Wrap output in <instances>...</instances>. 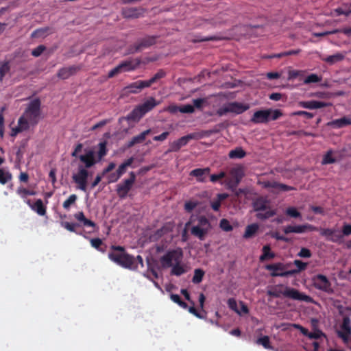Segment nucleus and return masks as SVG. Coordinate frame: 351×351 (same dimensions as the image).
<instances>
[{
    "label": "nucleus",
    "mask_w": 351,
    "mask_h": 351,
    "mask_svg": "<svg viewBox=\"0 0 351 351\" xmlns=\"http://www.w3.org/2000/svg\"><path fill=\"white\" fill-rule=\"evenodd\" d=\"M341 329V330L337 331V335L344 343H348L351 335V320L349 317L343 318Z\"/></svg>",
    "instance_id": "f8f14e48"
},
{
    "label": "nucleus",
    "mask_w": 351,
    "mask_h": 351,
    "mask_svg": "<svg viewBox=\"0 0 351 351\" xmlns=\"http://www.w3.org/2000/svg\"><path fill=\"white\" fill-rule=\"evenodd\" d=\"M157 36H147L138 39L134 45L128 47V53H135L154 45L156 42Z\"/></svg>",
    "instance_id": "0eeeda50"
},
{
    "label": "nucleus",
    "mask_w": 351,
    "mask_h": 351,
    "mask_svg": "<svg viewBox=\"0 0 351 351\" xmlns=\"http://www.w3.org/2000/svg\"><path fill=\"white\" fill-rule=\"evenodd\" d=\"M121 66H120V64L117 65L116 67H114V69H112L109 73H108V77L111 78V77H114L115 75H117V74L119 73H121L123 72V70L121 67Z\"/></svg>",
    "instance_id": "69168bd1"
},
{
    "label": "nucleus",
    "mask_w": 351,
    "mask_h": 351,
    "mask_svg": "<svg viewBox=\"0 0 351 351\" xmlns=\"http://www.w3.org/2000/svg\"><path fill=\"white\" fill-rule=\"evenodd\" d=\"M205 274V272L203 269H195V271H194V275H193V277L192 278V282L194 283V284H199L200 283L202 280H203V277Z\"/></svg>",
    "instance_id": "c9c22d12"
},
{
    "label": "nucleus",
    "mask_w": 351,
    "mask_h": 351,
    "mask_svg": "<svg viewBox=\"0 0 351 351\" xmlns=\"http://www.w3.org/2000/svg\"><path fill=\"white\" fill-rule=\"evenodd\" d=\"M282 116V112L280 110L276 109L272 110L271 109V114L270 115V120L276 121L280 117Z\"/></svg>",
    "instance_id": "680f3d73"
},
{
    "label": "nucleus",
    "mask_w": 351,
    "mask_h": 351,
    "mask_svg": "<svg viewBox=\"0 0 351 351\" xmlns=\"http://www.w3.org/2000/svg\"><path fill=\"white\" fill-rule=\"evenodd\" d=\"M275 189L281 191H289L293 190V187L276 182Z\"/></svg>",
    "instance_id": "bf43d9fd"
},
{
    "label": "nucleus",
    "mask_w": 351,
    "mask_h": 351,
    "mask_svg": "<svg viewBox=\"0 0 351 351\" xmlns=\"http://www.w3.org/2000/svg\"><path fill=\"white\" fill-rule=\"evenodd\" d=\"M259 229V225L254 223L246 226L245 232L243 235L244 239H250L255 236Z\"/></svg>",
    "instance_id": "cd10ccee"
},
{
    "label": "nucleus",
    "mask_w": 351,
    "mask_h": 351,
    "mask_svg": "<svg viewBox=\"0 0 351 351\" xmlns=\"http://www.w3.org/2000/svg\"><path fill=\"white\" fill-rule=\"evenodd\" d=\"M195 138H196V134L195 133H191L186 136H184L178 138V140L170 143L168 152H177L182 147L186 145L190 140L194 139Z\"/></svg>",
    "instance_id": "9d476101"
},
{
    "label": "nucleus",
    "mask_w": 351,
    "mask_h": 351,
    "mask_svg": "<svg viewBox=\"0 0 351 351\" xmlns=\"http://www.w3.org/2000/svg\"><path fill=\"white\" fill-rule=\"evenodd\" d=\"M122 14L124 18L136 19L141 14V10L136 8H125L122 10Z\"/></svg>",
    "instance_id": "5701e85b"
},
{
    "label": "nucleus",
    "mask_w": 351,
    "mask_h": 351,
    "mask_svg": "<svg viewBox=\"0 0 351 351\" xmlns=\"http://www.w3.org/2000/svg\"><path fill=\"white\" fill-rule=\"evenodd\" d=\"M210 169L208 167L204 169H195L190 172V176L195 177L197 180L200 182L205 181V175L209 173Z\"/></svg>",
    "instance_id": "393cba45"
},
{
    "label": "nucleus",
    "mask_w": 351,
    "mask_h": 351,
    "mask_svg": "<svg viewBox=\"0 0 351 351\" xmlns=\"http://www.w3.org/2000/svg\"><path fill=\"white\" fill-rule=\"evenodd\" d=\"M267 294L273 298H280L282 295L285 298L294 300L304 301L309 303L313 302V299L311 296L301 293L294 288L284 286L282 284L277 285L271 289L268 290Z\"/></svg>",
    "instance_id": "7ed1b4c3"
},
{
    "label": "nucleus",
    "mask_w": 351,
    "mask_h": 351,
    "mask_svg": "<svg viewBox=\"0 0 351 351\" xmlns=\"http://www.w3.org/2000/svg\"><path fill=\"white\" fill-rule=\"evenodd\" d=\"M321 337H326L325 334L320 330H315L314 332H309L308 338L311 339H317Z\"/></svg>",
    "instance_id": "5fc2aeb1"
},
{
    "label": "nucleus",
    "mask_w": 351,
    "mask_h": 351,
    "mask_svg": "<svg viewBox=\"0 0 351 351\" xmlns=\"http://www.w3.org/2000/svg\"><path fill=\"white\" fill-rule=\"evenodd\" d=\"M121 66H120V64L117 65L116 67H114V69H112L109 73H108V77L111 78V77H114L115 75H117V74L119 73H121L123 72V70L121 67Z\"/></svg>",
    "instance_id": "338daca9"
},
{
    "label": "nucleus",
    "mask_w": 351,
    "mask_h": 351,
    "mask_svg": "<svg viewBox=\"0 0 351 351\" xmlns=\"http://www.w3.org/2000/svg\"><path fill=\"white\" fill-rule=\"evenodd\" d=\"M141 63V60L138 58L131 59L128 60L123 61L121 62L119 64L121 66V69L123 72L125 71H131L136 69Z\"/></svg>",
    "instance_id": "aec40b11"
},
{
    "label": "nucleus",
    "mask_w": 351,
    "mask_h": 351,
    "mask_svg": "<svg viewBox=\"0 0 351 351\" xmlns=\"http://www.w3.org/2000/svg\"><path fill=\"white\" fill-rule=\"evenodd\" d=\"M345 56L341 53H337L335 54L327 56L322 60L329 64H334L336 62H340L344 59Z\"/></svg>",
    "instance_id": "7c9ffc66"
},
{
    "label": "nucleus",
    "mask_w": 351,
    "mask_h": 351,
    "mask_svg": "<svg viewBox=\"0 0 351 351\" xmlns=\"http://www.w3.org/2000/svg\"><path fill=\"white\" fill-rule=\"evenodd\" d=\"M90 244L93 247L97 249V250L104 252V250L101 248V245L103 244L102 240L99 238H95L90 239Z\"/></svg>",
    "instance_id": "8fccbe9b"
},
{
    "label": "nucleus",
    "mask_w": 351,
    "mask_h": 351,
    "mask_svg": "<svg viewBox=\"0 0 351 351\" xmlns=\"http://www.w3.org/2000/svg\"><path fill=\"white\" fill-rule=\"evenodd\" d=\"M292 115L293 116H304V117H306L308 119H311L314 117L313 113H311V112H308L306 111H302V110L295 111L292 113Z\"/></svg>",
    "instance_id": "4d7b16f0"
},
{
    "label": "nucleus",
    "mask_w": 351,
    "mask_h": 351,
    "mask_svg": "<svg viewBox=\"0 0 351 351\" xmlns=\"http://www.w3.org/2000/svg\"><path fill=\"white\" fill-rule=\"evenodd\" d=\"M12 175L9 170L0 168V184L4 185L12 180Z\"/></svg>",
    "instance_id": "2f4dec72"
},
{
    "label": "nucleus",
    "mask_w": 351,
    "mask_h": 351,
    "mask_svg": "<svg viewBox=\"0 0 351 351\" xmlns=\"http://www.w3.org/2000/svg\"><path fill=\"white\" fill-rule=\"evenodd\" d=\"M48 30L49 27L37 29L34 32H33V33L32 34V36L34 38L45 36Z\"/></svg>",
    "instance_id": "864d4df0"
},
{
    "label": "nucleus",
    "mask_w": 351,
    "mask_h": 351,
    "mask_svg": "<svg viewBox=\"0 0 351 351\" xmlns=\"http://www.w3.org/2000/svg\"><path fill=\"white\" fill-rule=\"evenodd\" d=\"M169 228L167 226H163L160 228L156 230L153 234H152L149 237V239L152 241H156L163 235L169 232Z\"/></svg>",
    "instance_id": "c756f323"
},
{
    "label": "nucleus",
    "mask_w": 351,
    "mask_h": 351,
    "mask_svg": "<svg viewBox=\"0 0 351 351\" xmlns=\"http://www.w3.org/2000/svg\"><path fill=\"white\" fill-rule=\"evenodd\" d=\"M332 150H329L327 152V153L324 155L322 163L323 165H327V164H332L335 162V159L332 156Z\"/></svg>",
    "instance_id": "de8ad7c7"
},
{
    "label": "nucleus",
    "mask_w": 351,
    "mask_h": 351,
    "mask_svg": "<svg viewBox=\"0 0 351 351\" xmlns=\"http://www.w3.org/2000/svg\"><path fill=\"white\" fill-rule=\"evenodd\" d=\"M108 149L106 147V142H101L99 143V151L97 152V158L99 162L107 154Z\"/></svg>",
    "instance_id": "4c0bfd02"
},
{
    "label": "nucleus",
    "mask_w": 351,
    "mask_h": 351,
    "mask_svg": "<svg viewBox=\"0 0 351 351\" xmlns=\"http://www.w3.org/2000/svg\"><path fill=\"white\" fill-rule=\"evenodd\" d=\"M313 286L319 290L330 292L331 291V283L327 277L323 274H317L312 278Z\"/></svg>",
    "instance_id": "9b49d317"
},
{
    "label": "nucleus",
    "mask_w": 351,
    "mask_h": 351,
    "mask_svg": "<svg viewBox=\"0 0 351 351\" xmlns=\"http://www.w3.org/2000/svg\"><path fill=\"white\" fill-rule=\"evenodd\" d=\"M219 226L223 230H224L226 232L232 231L233 229L232 226L230 223L229 221L226 219H222L220 221Z\"/></svg>",
    "instance_id": "603ef678"
},
{
    "label": "nucleus",
    "mask_w": 351,
    "mask_h": 351,
    "mask_svg": "<svg viewBox=\"0 0 351 351\" xmlns=\"http://www.w3.org/2000/svg\"><path fill=\"white\" fill-rule=\"evenodd\" d=\"M285 213L293 218H298L301 217V213L295 207L287 208Z\"/></svg>",
    "instance_id": "3c124183"
},
{
    "label": "nucleus",
    "mask_w": 351,
    "mask_h": 351,
    "mask_svg": "<svg viewBox=\"0 0 351 351\" xmlns=\"http://www.w3.org/2000/svg\"><path fill=\"white\" fill-rule=\"evenodd\" d=\"M253 208L256 212V217L260 220H265L276 214V210L270 208L269 202L263 197L256 199L252 203Z\"/></svg>",
    "instance_id": "423d86ee"
},
{
    "label": "nucleus",
    "mask_w": 351,
    "mask_h": 351,
    "mask_svg": "<svg viewBox=\"0 0 351 351\" xmlns=\"http://www.w3.org/2000/svg\"><path fill=\"white\" fill-rule=\"evenodd\" d=\"M129 175V178L124 180L121 183L117 185L116 191L121 199H124L128 196L136 181V174L134 171H131Z\"/></svg>",
    "instance_id": "6e6552de"
},
{
    "label": "nucleus",
    "mask_w": 351,
    "mask_h": 351,
    "mask_svg": "<svg viewBox=\"0 0 351 351\" xmlns=\"http://www.w3.org/2000/svg\"><path fill=\"white\" fill-rule=\"evenodd\" d=\"M245 156L246 152L241 147H237L234 149L231 150L228 154V156L230 158H243Z\"/></svg>",
    "instance_id": "72a5a7b5"
},
{
    "label": "nucleus",
    "mask_w": 351,
    "mask_h": 351,
    "mask_svg": "<svg viewBox=\"0 0 351 351\" xmlns=\"http://www.w3.org/2000/svg\"><path fill=\"white\" fill-rule=\"evenodd\" d=\"M74 217L79 222L80 226L92 227L93 228L96 227L95 223L86 218L82 211L76 213L74 215Z\"/></svg>",
    "instance_id": "412c9836"
},
{
    "label": "nucleus",
    "mask_w": 351,
    "mask_h": 351,
    "mask_svg": "<svg viewBox=\"0 0 351 351\" xmlns=\"http://www.w3.org/2000/svg\"><path fill=\"white\" fill-rule=\"evenodd\" d=\"M61 226L70 232H75L77 234H82L81 232H78L76 231V229H75L76 227L80 226V224L77 223H70V222H67V221H62V222H61Z\"/></svg>",
    "instance_id": "58836bf2"
},
{
    "label": "nucleus",
    "mask_w": 351,
    "mask_h": 351,
    "mask_svg": "<svg viewBox=\"0 0 351 351\" xmlns=\"http://www.w3.org/2000/svg\"><path fill=\"white\" fill-rule=\"evenodd\" d=\"M283 265L281 263H274V264H269L265 266V269L268 271H271V274L274 273H279V271L283 270Z\"/></svg>",
    "instance_id": "ea45409f"
},
{
    "label": "nucleus",
    "mask_w": 351,
    "mask_h": 351,
    "mask_svg": "<svg viewBox=\"0 0 351 351\" xmlns=\"http://www.w3.org/2000/svg\"><path fill=\"white\" fill-rule=\"evenodd\" d=\"M316 228L310 224L298 225V226H287L283 231L286 234L290 233H303L307 230L313 231L315 230Z\"/></svg>",
    "instance_id": "f3484780"
},
{
    "label": "nucleus",
    "mask_w": 351,
    "mask_h": 351,
    "mask_svg": "<svg viewBox=\"0 0 351 351\" xmlns=\"http://www.w3.org/2000/svg\"><path fill=\"white\" fill-rule=\"evenodd\" d=\"M121 66H120V64L117 65L116 67H114V69H112L109 73H108V77L111 78V77H114L115 75H117V74L119 73H121L123 72V70L121 67Z\"/></svg>",
    "instance_id": "0e129e2a"
},
{
    "label": "nucleus",
    "mask_w": 351,
    "mask_h": 351,
    "mask_svg": "<svg viewBox=\"0 0 351 351\" xmlns=\"http://www.w3.org/2000/svg\"><path fill=\"white\" fill-rule=\"evenodd\" d=\"M78 158L84 164L83 167L86 169L93 167L99 162V160L95 157V152L92 149L86 151L84 154L80 155Z\"/></svg>",
    "instance_id": "ddd939ff"
},
{
    "label": "nucleus",
    "mask_w": 351,
    "mask_h": 351,
    "mask_svg": "<svg viewBox=\"0 0 351 351\" xmlns=\"http://www.w3.org/2000/svg\"><path fill=\"white\" fill-rule=\"evenodd\" d=\"M144 115L140 108L137 106L127 115L125 119L128 121L138 122Z\"/></svg>",
    "instance_id": "a878e982"
},
{
    "label": "nucleus",
    "mask_w": 351,
    "mask_h": 351,
    "mask_svg": "<svg viewBox=\"0 0 351 351\" xmlns=\"http://www.w3.org/2000/svg\"><path fill=\"white\" fill-rule=\"evenodd\" d=\"M151 132V130L148 129L147 130L143 131L140 134L134 136L131 141H130L127 145V147L128 148L133 147L134 145L138 143H143L145 140L146 136L149 134Z\"/></svg>",
    "instance_id": "b1692460"
},
{
    "label": "nucleus",
    "mask_w": 351,
    "mask_h": 351,
    "mask_svg": "<svg viewBox=\"0 0 351 351\" xmlns=\"http://www.w3.org/2000/svg\"><path fill=\"white\" fill-rule=\"evenodd\" d=\"M228 105L230 108V112L236 114H240L250 108L248 104H243L237 101L228 103Z\"/></svg>",
    "instance_id": "6ab92c4d"
},
{
    "label": "nucleus",
    "mask_w": 351,
    "mask_h": 351,
    "mask_svg": "<svg viewBox=\"0 0 351 351\" xmlns=\"http://www.w3.org/2000/svg\"><path fill=\"white\" fill-rule=\"evenodd\" d=\"M45 50V47L44 45H39L32 50V55L34 57H38L42 54V53Z\"/></svg>",
    "instance_id": "052dcab7"
},
{
    "label": "nucleus",
    "mask_w": 351,
    "mask_h": 351,
    "mask_svg": "<svg viewBox=\"0 0 351 351\" xmlns=\"http://www.w3.org/2000/svg\"><path fill=\"white\" fill-rule=\"evenodd\" d=\"M158 104L159 103L157 102L154 97H151L144 103H143L141 105H138V106L141 110V112H143V114H145L146 113L149 112L152 109H154L157 105H158Z\"/></svg>",
    "instance_id": "4be33fe9"
},
{
    "label": "nucleus",
    "mask_w": 351,
    "mask_h": 351,
    "mask_svg": "<svg viewBox=\"0 0 351 351\" xmlns=\"http://www.w3.org/2000/svg\"><path fill=\"white\" fill-rule=\"evenodd\" d=\"M88 178V171L82 165L78 166L77 173L72 176L73 182L77 185V188L82 191H86L87 189Z\"/></svg>",
    "instance_id": "1a4fd4ad"
},
{
    "label": "nucleus",
    "mask_w": 351,
    "mask_h": 351,
    "mask_svg": "<svg viewBox=\"0 0 351 351\" xmlns=\"http://www.w3.org/2000/svg\"><path fill=\"white\" fill-rule=\"evenodd\" d=\"M182 257V251L180 248H178L168 251L161 256L160 261L163 268L172 267L171 275L180 276L186 272L184 266L180 264Z\"/></svg>",
    "instance_id": "f257e3e1"
},
{
    "label": "nucleus",
    "mask_w": 351,
    "mask_h": 351,
    "mask_svg": "<svg viewBox=\"0 0 351 351\" xmlns=\"http://www.w3.org/2000/svg\"><path fill=\"white\" fill-rule=\"evenodd\" d=\"M256 343L258 345H262L265 349L271 350L273 348L270 345V339L268 336H263L258 338Z\"/></svg>",
    "instance_id": "a19ab883"
},
{
    "label": "nucleus",
    "mask_w": 351,
    "mask_h": 351,
    "mask_svg": "<svg viewBox=\"0 0 351 351\" xmlns=\"http://www.w3.org/2000/svg\"><path fill=\"white\" fill-rule=\"evenodd\" d=\"M271 114V109L260 110L256 111L252 117L251 121L254 123H267L270 120V115Z\"/></svg>",
    "instance_id": "4468645a"
},
{
    "label": "nucleus",
    "mask_w": 351,
    "mask_h": 351,
    "mask_svg": "<svg viewBox=\"0 0 351 351\" xmlns=\"http://www.w3.org/2000/svg\"><path fill=\"white\" fill-rule=\"evenodd\" d=\"M300 52V49L289 50V51H285V52H282V53H275V54L269 56L267 58H282V57H284V56L297 55Z\"/></svg>",
    "instance_id": "e433bc0d"
},
{
    "label": "nucleus",
    "mask_w": 351,
    "mask_h": 351,
    "mask_svg": "<svg viewBox=\"0 0 351 351\" xmlns=\"http://www.w3.org/2000/svg\"><path fill=\"white\" fill-rule=\"evenodd\" d=\"M294 265L297 267V271L300 273L302 271H304L306 269L307 267V263L302 262L300 260H295L293 262Z\"/></svg>",
    "instance_id": "6e6d98bb"
},
{
    "label": "nucleus",
    "mask_w": 351,
    "mask_h": 351,
    "mask_svg": "<svg viewBox=\"0 0 351 351\" xmlns=\"http://www.w3.org/2000/svg\"><path fill=\"white\" fill-rule=\"evenodd\" d=\"M231 180L229 182L230 187L235 188L240 183L244 176V170L242 167H237L231 169L230 171Z\"/></svg>",
    "instance_id": "2eb2a0df"
},
{
    "label": "nucleus",
    "mask_w": 351,
    "mask_h": 351,
    "mask_svg": "<svg viewBox=\"0 0 351 351\" xmlns=\"http://www.w3.org/2000/svg\"><path fill=\"white\" fill-rule=\"evenodd\" d=\"M29 128L27 127L26 123L23 119H19L18 125L15 128H12L10 136L15 137L19 133L23 131L28 130Z\"/></svg>",
    "instance_id": "c85d7f7f"
},
{
    "label": "nucleus",
    "mask_w": 351,
    "mask_h": 351,
    "mask_svg": "<svg viewBox=\"0 0 351 351\" xmlns=\"http://www.w3.org/2000/svg\"><path fill=\"white\" fill-rule=\"evenodd\" d=\"M80 66L72 65L68 67H63L59 69L57 76L62 80H66L71 76L76 74L80 69Z\"/></svg>",
    "instance_id": "a211bd4d"
},
{
    "label": "nucleus",
    "mask_w": 351,
    "mask_h": 351,
    "mask_svg": "<svg viewBox=\"0 0 351 351\" xmlns=\"http://www.w3.org/2000/svg\"><path fill=\"white\" fill-rule=\"evenodd\" d=\"M226 173L224 171H221L218 174H212L210 177V180L212 182H217L219 180L225 178Z\"/></svg>",
    "instance_id": "e2e57ef3"
},
{
    "label": "nucleus",
    "mask_w": 351,
    "mask_h": 351,
    "mask_svg": "<svg viewBox=\"0 0 351 351\" xmlns=\"http://www.w3.org/2000/svg\"><path fill=\"white\" fill-rule=\"evenodd\" d=\"M165 75L166 73L163 70H159L152 78L149 80H146L147 83L149 84V87H150L154 83L156 82L158 80L163 78Z\"/></svg>",
    "instance_id": "79ce46f5"
},
{
    "label": "nucleus",
    "mask_w": 351,
    "mask_h": 351,
    "mask_svg": "<svg viewBox=\"0 0 351 351\" xmlns=\"http://www.w3.org/2000/svg\"><path fill=\"white\" fill-rule=\"evenodd\" d=\"M16 193L23 199H26L27 195H34L36 194L34 191L29 190L24 187H19L16 190Z\"/></svg>",
    "instance_id": "37998d69"
},
{
    "label": "nucleus",
    "mask_w": 351,
    "mask_h": 351,
    "mask_svg": "<svg viewBox=\"0 0 351 351\" xmlns=\"http://www.w3.org/2000/svg\"><path fill=\"white\" fill-rule=\"evenodd\" d=\"M77 197L75 194L71 195L67 199H66L62 204V206L66 210H69L71 206L76 202Z\"/></svg>",
    "instance_id": "a18cd8bd"
},
{
    "label": "nucleus",
    "mask_w": 351,
    "mask_h": 351,
    "mask_svg": "<svg viewBox=\"0 0 351 351\" xmlns=\"http://www.w3.org/2000/svg\"><path fill=\"white\" fill-rule=\"evenodd\" d=\"M348 123L349 122L347 121V117H343L342 118L335 119L330 121L328 123V125L335 128H341L348 125Z\"/></svg>",
    "instance_id": "f704fd0d"
},
{
    "label": "nucleus",
    "mask_w": 351,
    "mask_h": 351,
    "mask_svg": "<svg viewBox=\"0 0 351 351\" xmlns=\"http://www.w3.org/2000/svg\"><path fill=\"white\" fill-rule=\"evenodd\" d=\"M40 107V100L38 98L34 99L27 104L23 115L19 117L24 120L29 129L37 125L42 119Z\"/></svg>",
    "instance_id": "20e7f679"
},
{
    "label": "nucleus",
    "mask_w": 351,
    "mask_h": 351,
    "mask_svg": "<svg viewBox=\"0 0 351 351\" xmlns=\"http://www.w3.org/2000/svg\"><path fill=\"white\" fill-rule=\"evenodd\" d=\"M179 110L182 113H193L195 111V108L193 106L186 104L181 106Z\"/></svg>",
    "instance_id": "13d9d810"
},
{
    "label": "nucleus",
    "mask_w": 351,
    "mask_h": 351,
    "mask_svg": "<svg viewBox=\"0 0 351 351\" xmlns=\"http://www.w3.org/2000/svg\"><path fill=\"white\" fill-rule=\"evenodd\" d=\"M275 256V253L271 251L270 245H265L262 248V254L260 256L259 260L261 262H265L274 258Z\"/></svg>",
    "instance_id": "bb28decb"
},
{
    "label": "nucleus",
    "mask_w": 351,
    "mask_h": 351,
    "mask_svg": "<svg viewBox=\"0 0 351 351\" xmlns=\"http://www.w3.org/2000/svg\"><path fill=\"white\" fill-rule=\"evenodd\" d=\"M32 210L36 211L39 215L43 216L46 214V207L44 206L42 199H37L32 206Z\"/></svg>",
    "instance_id": "473e14b6"
},
{
    "label": "nucleus",
    "mask_w": 351,
    "mask_h": 351,
    "mask_svg": "<svg viewBox=\"0 0 351 351\" xmlns=\"http://www.w3.org/2000/svg\"><path fill=\"white\" fill-rule=\"evenodd\" d=\"M149 84L146 80H138L132 82L124 88V90L127 93L137 94L143 88H148Z\"/></svg>",
    "instance_id": "dca6fc26"
},
{
    "label": "nucleus",
    "mask_w": 351,
    "mask_h": 351,
    "mask_svg": "<svg viewBox=\"0 0 351 351\" xmlns=\"http://www.w3.org/2000/svg\"><path fill=\"white\" fill-rule=\"evenodd\" d=\"M322 81V77H319L317 75L312 73L308 75L305 80H304V83L305 84H308L311 83H318Z\"/></svg>",
    "instance_id": "49530a36"
},
{
    "label": "nucleus",
    "mask_w": 351,
    "mask_h": 351,
    "mask_svg": "<svg viewBox=\"0 0 351 351\" xmlns=\"http://www.w3.org/2000/svg\"><path fill=\"white\" fill-rule=\"evenodd\" d=\"M296 274H298V272L297 271V270L295 269H294L288 270V271H280V273L271 274V276L272 277H276V276L287 277L289 276L295 275Z\"/></svg>",
    "instance_id": "09e8293b"
},
{
    "label": "nucleus",
    "mask_w": 351,
    "mask_h": 351,
    "mask_svg": "<svg viewBox=\"0 0 351 351\" xmlns=\"http://www.w3.org/2000/svg\"><path fill=\"white\" fill-rule=\"evenodd\" d=\"M10 70V66L9 62H4L0 66V82L3 80V78L6 74L9 73Z\"/></svg>",
    "instance_id": "c03bdc74"
},
{
    "label": "nucleus",
    "mask_w": 351,
    "mask_h": 351,
    "mask_svg": "<svg viewBox=\"0 0 351 351\" xmlns=\"http://www.w3.org/2000/svg\"><path fill=\"white\" fill-rule=\"evenodd\" d=\"M228 307L234 311L235 312H237V313H240L238 308H237V301L234 299V298H230L228 300Z\"/></svg>",
    "instance_id": "774afa93"
},
{
    "label": "nucleus",
    "mask_w": 351,
    "mask_h": 351,
    "mask_svg": "<svg viewBox=\"0 0 351 351\" xmlns=\"http://www.w3.org/2000/svg\"><path fill=\"white\" fill-rule=\"evenodd\" d=\"M108 258L110 261L123 268L131 270L137 269L134 256L127 253L124 247L112 245L111 252L108 253Z\"/></svg>",
    "instance_id": "f03ea898"
},
{
    "label": "nucleus",
    "mask_w": 351,
    "mask_h": 351,
    "mask_svg": "<svg viewBox=\"0 0 351 351\" xmlns=\"http://www.w3.org/2000/svg\"><path fill=\"white\" fill-rule=\"evenodd\" d=\"M189 223L193 224L191 228V234L198 238L200 241L204 240L212 229L209 219L204 215H198L195 218L192 217L189 222L186 223V226Z\"/></svg>",
    "instance_id": "39448f33"
}]
</instances>
